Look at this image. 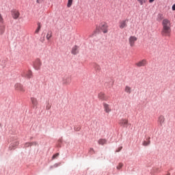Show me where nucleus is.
<instances>
[{"label": "nucleus", "mask_w": 175, "mask_h": 175, "mask_svg": "<svg viewBox=\"0 0 175 175\" xmlns=\"http://www.w3.org/2000/svg\"><path fill=\"white\" fill-rule=\"evenodd\" d=\"M162 36H170V33H172V23L167 18H164L162 21Z\"/></svg>", "instance_id": "nucleus-1"}, {"label": "nucleus", "mask_w": 175, "mask_h": 175, "mask_svg": "<svg viewBox=\"0 0 175 175\" xmlns=\"http://www.w3.org/2000/svg\"><path fill=\"white\" fill-rule=\"evenodd\" d=\"M99 28L103 33H107V32H109V25L105 22L100 24Z\"/></svg>", "instance_id": "nucleus-2"}, {"label": "nucleus", "mask_w": 175, "mask_h": 175, "mask_svg": "<svg viewBox=\"0 0 175 175\" xmlns=\"http://www.w3.org/2000/svg\"><path fill=\"white\" fill-rule=\"evenodd\" d=\"M31 106L33 109H38V106H39V101L38 100V98L36 97H31L30 98Z\"/></svg>", "instance_id": "nucleus-3"}, {"label": "nucleus", "mask_w": 175, "mask_h": 175, "mask_svg": "<svg viewBox=\"0 0 175 175\" xmlns=\"http://www.w3.org/2000/svg\"><path fill=\"white\" fill-rule=\"evenodd\" d=\"M118 124L120 126L124 128H128V124H129V120L126 118H122L119 120Z\"/></svg>", "instance_id": "nucleus-4"}, {"label": "nucleus", "mask_w": 175, "mask_h": 175, "mask_svg": "<svg viewBox=\"0 0 175 175\" xmlns=\"http://www.w3.org/2000/svg\"><path fill=\"white\" fill-rule=\"evenodd\" d=\"M42 66V61L40 59H36L33 63V68L36 70H40V68Z\"/></svg>", "instance_id": "nucleus-5"}, {"label": "nucleus", "mask_w": 175, "mask_h": 175, "mask_svg": "<svg viewBox=\"0 0 175 175\" xmlns=\"http://www.w3.org/2000/svg\"><path fill=\"white\" fill-rule=\"evenodd\" d=\"M72 83V77L70 76H66L63 79V84L64 85H70Z\"/></svg>", "instance_id": "nucleus-6"}, {"label": "nucleus", "mask_w": 175, "mask_h": 175, "mask_svg": "<svg viewBox=\"0 0 175 175\" xmlns=\"http://www.w3.org/2000/svg\"><path fill=\"white\" fill-rule=\"evenodd\" d=\"M147 65V59H143L142 60L139 61L135 63V66L137 68H142V66H146Z\"/></svg>", "instance_id": "nucleus-7"}, {"label": "nucleus", "mask_w": 175, "mask_h": 175, "mask_svg": "<svg viewBox=\"0 0 175 175\" xmlns=\"http://www.w3.org/2000/svg\"><path fill=\"white\" fill-rule=\"evenodd\" d=\"M137 40V38L135 36H131L129 38V43L131 46V47H133L135 46V42Z\"/></svg>", "instance_id": "nucleus-8"}, {"label": "nucleus", "mask_w": 175, "mask_h": 175, "mask_svg": "<svg viewBox=\"0 0 175 175\" xmlns=\"http://www.w3.org/2000/svg\"><path fill=\"white\" fill-rule=\"evenodd\" d=\"M22 76L26 79H31L32 77V71L27 70L22 72Z\"/></svg>", "instance_id": "nucleus-9"}, {"label": "nucleus", "mask_w": 175, "mask_h": 175, "mask_svg": "<svg viewBox=\"0 0 175 175\" xmlns=\"http://www.w3.org/2000/svg\"><path fill=\"white\" fill-rule=\"evenodd\" d=\"M14 88L16 91H20L21 92H25V89H24V87H23L22 85L20 83L15 84Z\"/></svg>", "instance_id": "nucleus-10"}, {"label": "nucleus", "mask_w": 175, "mask_h": 175, "mask_svg": "<svg viewBox=\"0 0 175 175\" xmlns=\"http://www.w3.org/2000/svg\"><path fill=\"white\" fill-rule=\"evenodd\" d=\"M98 99H100V100H108L109 98L107 97V96H105V93L103 92H100L98 94Z\"/></svg>", "instance_id": "nucleus-11"}, {"label": "nucleus", "mask_w": 175, "mask_h": 175, "mask_svg": "<svg viewBox=\"0 0 175 175\" xmlns=\"http://www.w3.org/2000/svg\"><path fill=\"white\" fill-rule=\"evenodd\" d=\"M12 16L14 20H17L20 17V12L18 10H12Z\"/></svg>", "instance_id": "nucleus-12"}, {"label": "nucleus", "mask_w": 175, "mask_h": 175, "mask_svg": "<svg viewBox=\"0 0 175 175\" xmlns=\"http://www.w3.org/2000/svg\"><path fill=\"white\" fill-rule=\"evenodd\" d=\"M126 23H128V21L126 20L121 21L119 23V28H120V29H124V28H126Z\"/></svg>", "instance_id": "nucleus-13"}, {"label": "nucleus", "mask_w": 175, "mask_h": 175, "mask_svg": "<svg viewBox=\"0 0 175 175\" xmlns=\"http://www.w3.org/2000/svg\"><path fill=\"white\" fill-rule=\"evenodd\" d=\"M158 173H161V169L159 167H154L150 171V174L157 175Z\"/></svg>", "instance_id": "nucleus-14"}, {"label": "nucleus", "mask_w": 175, "mask_h": 175, "mask_svg": "<svg viewBox=\"0 0 175 175\" xmlns=\"http://www.w3.org/2000/svg\"><path fill=\"white\" fill-rule=\"evenodd\" d=\"M103 107L105 113H110V111H111V108H110V105L109 104L104 103Z\"/></svg>", "instance_id": "nucleus-15"}, {"label": "nucleus", "mask_w": 175, "mask_h": 175, "mask_svg": "<svg viewBox=\"0 0 175 175\" xmlns=\"http://www.w3.org/2000/svg\"><path fill=\"white\" fill-rule=\"evenodd\" d=\"M124 92H126V94H129V95L132 94V88L129 85H126L124 87Z\"/></svg>", "instance_id": "nucleus-16"}, {"label": "nucleus", "mask_w": 175, "mask_h": 175, "mask_svg": "<svg viewBox=\"0 0 175 175\" xmlns=\"http://www.w3.org/2000/svg\"><path fill=\"white\" fill-rule=\"evenodd\" d=\"M78 50H79V46H77V45H75L71 51L72 54H73L74 55H76V54L79 53Z\"/></svg>", "instance_id": "nucleus-17"}, {"label": "nucleus", "mask_w": 175, "mask_h": 175, "mask_svg": "<svg viewBox=\"0 0 175 175\" xmlns=\"http://www.w3.org/2000/svg\"><path fill=\"white\" fill-rule=\"evenodd\" d=\"M158 122H159L161 126L165 124V116H160L159 117V120Z\"/></svg>", "instance_id": "nucleus-18"}, {"label": "nucleus", "mask_w": 175, "mask_h": 175, "mask_svg": "<svg viewBox=\"0 0 175 175\" xmlns=\"http://www.w3.org/2000/svg\"><path fill=\"white\" fill-rule=\"evenodd\" d=\"M107 143V140L106 139H100L98 141V144L100 146H103L104 144H106Z\"/></svg>", "instance_id": "nucleus-19"}, {"label": "nucleus", "mask_w": 175, "mask_h": 175, "mask_svg": "<svg viewBox=\"0 0 175 175\" xmlns=\"http://www.w3.org/2000/svg\"><path fill=\"white\" fill-rule=\"evenodd\" d=\"M16 146H18V142H15L14 143H12L10 146V150H14V148L16 147Z\"/></svg>", "instance_id": "nucleus-20"}, {"label": "nucleus", "mask_w": 175, "mask_h": 175, "mask_svg": "<svg viewBox=\"0 0 175 175\" xmlns=\"http://www.w3.org/2000/svg\"><path fill=\"white\" fill-rule=\"evenodd\" d=\"M41 28H42L41 23H38V27H37V29L35 31V33H36V34L39 33V31H40Z\"/></svg>", "instance_id": "nucleus-21"}, {"label": "nucleus", "mask_w": 175, "mask_h": 175, "mask_svg": "<svg viewBox=\"0 0 175 175\" xmlns=\"http://www.w3.org/2000/svg\"><path fill=\"white\" fill-rule=\"evenodd\" d=\"M163 20V14H158L157 17V21H162Z\"/></svg>", "instance_id": "nucleus-22"}, {"label": "nucleus", "mask_w": 175, "mask_h": 175, "mask_svg": "<svg viewBox=\"0 0 175 175\" xmlns=\"http://www.w3.org/2000/svg\"><path fill=\"white\" fill-rule=\"evenodd\" d=\"M51 36H53V32L48 31V33L46 34V39H47V40H50V38H51Z\"/></svg>", "instance_id": "nucleus-23"}, {"label": "nucleus", "mask_w": 175, "mask_h": 175, "mask_svg": "<svg viewBox=\"0 0 175 175\" xmlns=\"http://www.w3.org/2000/svg\"><path fill=\"white\" fill-rule=\"evenodd\" d=\"M137 2H139V5H141V6H143V5H144V3H146V0H137Z\"/></svg>", "instance_id": "nucleus-24"}, {"label": "nucleus", "mask_w": 175, "mask_h": 175, "mask_svg": "<svg viewBox=\"0 0 175 175\" xmlns=\"http://www.w3.org/2000/svg\"><path fill=\"white\" fill-rule=\"evenodd\" d=\"M72 3H73V0H68L67 3V8H70Z\"/></svg>", "instance_id": "nucleus-25"}, {"label": "nucleus", "mask_w": 175, "mask_h": 175, "mask_svg": "<svg viewBox=\"0 0 175 175\" xmlns=\"http://www.w3.org/2000/svg\"><path fill=\"white\" fill-rule=\"evenodd\" d=\"M122 166H124V163H119V164L118 165V166L116 167V169H118V170H120V169H121L122 167Z\"/></svg>", "instance_id": "nucleus-26"}, {"label": "nucleus", "mask_w": 175, "mask_h": 175, "mask_svg": "<svg viewBox=\"0 0 175 175\" xmlns=\"http://www.w3.org/2000/svg\"><path fill=\"white\" fill-rule=\"evenodd\" d=\"M150 143V140H148V142L144 141L143 146H149Z\"/></svg>", "instance_id": "nucleus-27"}, {"label": "nucleus", "mask_w": 175, "mask_h": 175, "mask_svg": "<svg viewBox=\"0 0 175 175\" xmlns=\"http://www.w3.org/2000/svg\"><path fill=\"white\" fill-rule=\"evenodd\" d=\"M32 144L31 142H27L25 144V147H31Z\"/></svg>", "instance_id": "nucleus-28"}, {"label": "nucleus", "mask_w": 175, "mask_h": 175, "mask_svg": "<svg viewBox=\"0 0 175 175\" xmlns=\"http://www.w3.org/2000/svg\"><path fill=\"white\" fill-rule=\"evenodd\" d=\"M57 157H59V153H56L55 154L53 157L52 159H55V158H57Z\"/></svg>", "instance_id": "nucleus-29"}, {"label": "nucleus", "mask_w": 175, "mask_h": 175, "mask_svg": "<svg viewBox=\"0 0 175 175\" xmlns=\"http://www.w3.org/2000/svg\"><path fill=\"white\" fill-rule=\"evenodd\" d=\"M0 23H3V18L2 17V15L0 14Z\"/></svg>", "instance_id": "nucleus-30"}, {"label": "nucleus", "mask_w": 175, "mask_h": 175, "mask_svg": "<svg viewBox=\"0 0 175 175\" xmlns=\"http://www.w3.org/2000/svg\"><path fill=\"white\" fill-rule=\"evenodd\" d=\"M31 146H38V142H31Z\"/></svg>", "instance_id": "nucleus-31"}, {"label": "nucleus", "mask_w": 175, "mask_h": 175, "mask_svg": "<svg viewBox=\"0 0 175 175\" xmlns=\"http://www.w3.org/2000/svg\"><path fill=\"white\" fill-rule=\"evenodd\" d=\"M90 152H91V154H94V148H90Z\"/></svg>", "instance_id": "nucleus-32"}, {"label": "nucleus", "mask_w": 175, "mask_h": 175, "mask_svg": "<svg viewBox=\"0 0 175 175\" xmlns=\"http://www.w3.org/2000/svg\"><path fill=\"white\" fill-rule=\"evenodd\" d=\"M37 3H42L43 2V0H36Z\"/></svg>", "instance_id": "nucleus-33"}, {"label": "nucleus", "mask_w": 175, "mask_h": 175, "mask_svg": "<svg viewBox=\"0 0 175 175\" xmlns=\"http://www.w3.org/2000/svg\"><path fill=\"white\" fill-rule=\"evenodd\" d=\"M122 150V147L119 148L118 150H116V152H120Z\"/></svg>", "instance_id": "nucleus-34"}, {"label": "nucleus", "mask_w": 175, "mask_h": 175, "mask_svg": "<svg viewBox=\"0 0 175 175\" xmlns=\"http://www.w3.org/2000/svg\"><path fill=\"white\" fill-rule=\"evenodd\" d=\"M172 10H175V4L172 5Z\"/></svg>", "instance_id": "nucleus-35"}, {"label": "nucleus", "mask_w": 175, "mask_h": 175, "mask_svg": "<svg viewBox=\"0 0 175 175\" xmlns=\"http://www.w3.org/2000/svg\"><path fill=\"white\" fill-rule=\"evenodd\" d=\"M154 1H155V0H149V3H152V2H154Z\"/></svg>", "instance_id": "nucleus-36"}, {"label": "nucleus", "mask_w": 175, "mask_h": 175, "mask_svg": "<svg viewBox=\"0 0 175 175\" xmlns=\"http://www.w3.org/2000/svg\"><path fill=\"white\" fill-rule=\"evenodd\" d=\"M3 31H1V35H3Z\"/></svg>", "instance_id": "nucleus-37"}, {"label": "nucleus", "mask_w": 175, "mask_h": 175, "mask_svg": "<svg viewBox=\"0 0 175 175\" xmlns=\"http://www.w3.org/2000/svg\"><path fill=\"white\" fill-rule=\"evenodd\" d=\"M1 126V123H0V127Z\"/></svg>", "instance_id": "nucleus-38"}]
</instances>
